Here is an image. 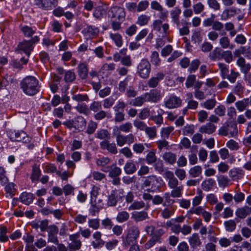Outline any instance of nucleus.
<instances>
[{"mask_svg":"<svg viewBox=\"0 0 251 251\" xmlns=\"http://www.w3.org/2000/svg\"><path fill=\"white\" fill-rule=\"evenodd\" d=\"M21 88L26 95L33 96L39 91L38 80L34 76H28L21 82Z\"/></svg>","mask_w":251,"mask_h":251,"instance_id":"obj_1","label":"nucleus"},{"mask_svg":"<svg viewBox=\"0 0 251 251\" xmlns=\"http://www.w3.org/2000/svg\"><path fill=\"white\" fill-rule=\"evenodd\" d=\"M162 180L156 176L146 177L142 184V188L148 192H155L161 187Z\"/></svg>","mask_w":251,"mask_h":251,"instance_id":"obj_2","label":"nucleus"},{"mask_svg":"<svg viewBox=\"0 0 251 251\" xmlns=\"http://www.w3.org/2000/svg\"><path fill=\"white\" fill-rule=\"evenodd\" d=\"M140 231L138 227L133 226L128 230L126 236H122L123 245L128 247L131 244H137V239L139 237Z\"/></svg>","mask_w":251,"mask_h":251,"instance_id":"obj_3","label":"nucleus"},{"mask_svg":"<svg viewBox=\"0 0 251 251\" xmlns=\"http://www.w3.org/2000/svg\"><path fill=\"white\" fill-rule=\"evenodd\" d=\"M137 73L142 78L149 77L151 71V65L147 59H142L138 63Z\"/></svg>","mask_w":251,"mask_h":251,"instance_id":"obj_4","label":"nucleus"},{"mask_svg":"<svg viewBox=\"0 0 251 251\" xmlns=\"http://www.w3.org/2000/svg\"><path fill=\"white\" fill-rule=\"evenodd\" d=\"M9 137L12 141L22 142L25 143H29L31 140V138L23 130L12 132L9 133Z\"/></svg>","mask_w":251,"mask_h":251,"instance_id":"obj_5","label":"nucleus"},{"mask_svg":"<svg viewBox=\"0 0 251 251\" xmlns=\"http://www.w3.org/2000/svg\"><path fill=\"white\" fill-rule=\"evenodd\" d=\"M220 135L234 137L238 134V129L236 124L226 125L220 127L218 130Z\"/></svg>","mask_w":251,"mask_h":251,"instance_id":"obj_6","label":"nucleus"},{"mask_svg":"<svg viewBox=\"0 0 251 251\" xmlns=\"http://www.w3.org/2000/svg\"><path fill=\"white\" fill-rule=\"evenodd\" d=\"M108 15L111 19L115 18L120 21H123L125 18L126 13L123 8L115 6L111 7L108 11Z\"/></svg>","mask_w":251,"mask_h":251,"instance_id":"obj_7","label":"nucleus"},{"mask_svg":"<svg viewBox=\"0 0 251 251\" xmlns=\"http://www.w3.org/2000/svg\"><path fill=\"white\" fill-rule=\"evenodd\" d=\"M182 100L180 97L172 95L164 101L165 106L168 109H174L179 107L182 105Z\"/></svg>","mask_w":251,"mask_h":251,"instance_id":"obj_8","label":"nucleus"},{"mask_svg":"<svg viewBox=\"0 0 251 251\" xmlns=\"http://www.w3.org/2000/svg\"><path fill=\"white\" fill-rule=\"evenodd\" d=\"M80 234L78 232L69 235L70 243L68 247L72 250H78L81 248V242L79 240Z\"/></svg>","mask_w":251,"mask_h":251,"instance_id":"obj_9","label":"nucleus"},{"mask_svg":"<svg viewBox=\"0 0 251 251\" xmlns=\"http://www.w3.org/2000/svg\"><path fill=\"white\" fill-rule=\"evenodd\" d=\"M47 231L48 232V242L58 244L59 242L57 237V233L58 232V227L55 225H50Z\"/></svg>","mask_w":251,"mask_h":251,"instance_id":"obj_10","label":"nucleus"},{"mask_svg":"<svg viewBox=\"0 0 251 251\" xmlns=\"http://www.w3.org/2000/svg\"><path fill=\"white\" fill-rule=\"evenodd\" d=\"M34 4L44 10H50L57 4V0H34Z\"/></svg>","mask_w":251,"mask_h":251,"instance_id":"obj_11","label":"nucleus"},{"mask_svg":"<svg viewBox=\"0 0 251 251\" xmlns=\"http://www.w3.org/2000/svg\"><path fill=\"white\" fill-rule=\"evenodd\" d=\"M144 95L147 102L157 103L161 99L160 91L157 89H152L144 93Z\"/></svg>","mask_w":251,"mask_h":251,"instance_id":"obj_12","label":"nucleus"},{"mask_svg":"<svg viewBox=\"0 0 251 251\" xmlns=\"http://www.w3.org/2000/svg\"><path fill=\"white\" fill-rule=\"evenodd\" d=\"M100 148L102 150H106L109 153L116 154L118 153V149L115 143H110L108 140H103L100 143Z\"/></svg>","mask_w":251,"mask_h":251,"instance_id":"obj_13","label":"nucleus"},{"mask_svg":"<svg viewBox=\"0 0 251 251\" xmlns=\"http://www.w3.org/2000/svg\"><path fill=\"white\" fill-rule=\"evenodd\" d=\"M82 33L86 39H92L98 35L99 29L95 26L89 25L82 30Z\"/></svg>","mask_w":251,"mask_h":251,"instance_id":"obj_14","label":"nucleus"},{"mask_svg":"<svg viewBox=\"0 0 251 251\" xmlns=\"http://www.w3.org/2000/svg\"><path fill=\"white\" fill-rule=\"evenodd\" d=\"M92 237L94 240L91 242V245L94 249L100 248L105 244V242L101 239L102 233L100 231H95Z\"/></svg>","mask_w":251,"mask_h":251,"instance_id":"obj_15","label":"nucleus"},{"mask_svg":"<svg viewBox=\"0 0 251 251\" xmlns=\"http://www.w3.org/2000/svg\"><path fill=\"white\" fill-rule=\"evenodd\" d=\"M33 49V46L30 41H24L19 44L16 50L24 51L27 55V57L28 58Z\"/></svg>","mask_w":251,"mask_h":251,"instance_id":"obj_16","label":"nucleus"},{"mask_svg":"<svg viewBox=\"0 0 251 251\" xmlns=\"http://www.w3.org/2000/svg\"><path fill=\"white\" fill-rule=\"evenodd\" d=\"M164 176L168 179V185L170 189L178 186V181L174 176L173 172L167 171L164 173Z\"/></svg>","mask_w":251,"mask_h":251,"instance_id":"obj_17","label":"nucleus"},{"mask_svg":"<svg viewBox=\"0 0 251 251\" xmlns=\"http://www.w3.org/2000/svg\"><path fill=\"white\" fill-rule=\"evenodd\" d=\"M165 75L163 73H158L155 76L151 77L148 81V85L150 88H154L156 87L159 82L164 78Z\"/></svg>","mask_w":251,"mask_h":251,"instance_id":"obj_18","label":"nucleus"},{"mask_svg":"<svg viewBox=\"0 0 251 251\" xmlns=\"http://www.w3.org/2000/svg\"><path fill=\"white\" fill-rule=\"evenodd\" d=\"M240 12V10L239 9L235 7H230L224 10L221 15V19L223 20H226L238 14Z\"/></svg>","mask_w":251,"mask_h":251,"instance_id":"obj_19","label":"nucleus"},{"mask_svg":"<svg viewBox=\"0 0 251 251\" xmlns=\"http://www.w3.org/2000/svg\"><path fill=\"white\" fill-rule=\"evenodd\" d=\"M111 160L108 157H101L97 158L96 161L97 165L101 167V170L104 172H108L109 171L110 167H106L108 165Z\"/></svg>","mask_w":251,"mask_h":251,"instance_id":"obj_20","label":"nucleus"},{"mask_svg":"<svg viewBox=\"0 0 251 251\" xmlns=\"http://www.w3.org/2000/svg\"><path fill=\"white\" fill-rule=\"evenodd\" d=\"M181 10L179 7H176L170 11V16L173 23L176 25L177 27L180 25V15Z\"/></svg>","mask_w":251,"mask_h":251,"instance_id":"obj_21","label":"nucleus"},{"mask_svg":"<svg viewBox=\"0 0 251 251\" xmlns=\"http://www.w3.org/2000/svg\"><path fill=\"white\" fill-rule=\"evenodd\" d=\"M77 73L79 77L85 79L88 76V65L85 62L80 63L77 67Z\"/></svg>","mask_w":251,"mask_h":251,"instance_id":"obj_22","label":"nucleus"},{"mask_svg":"<svg viewBox=\"0 0 251 251\" xmlns=\"http://www.w3.org/2000/svg\"><path fill=\"white\" fill-rule=\"evenodd\" d=\"M250 214L251 207L247 205L237 208L235 211L236 216L240 219H244Z\"/></svg>","mask_w":251,"mask_h":251,"instance_id":"obj_23","label":"nucleus"},{"mask_svg":"<svg viewBox=\"0 0 251 251\" xmlns=\"http://www.w3.org/2000/svg\"><path fill=\"white\" fill-rule=\"evenodd\" d=\"M91 203L93 207L91 213L93 216L95 215L96 212H98L103 208V203L102 199H94L93 201H91Z\"/></svg>","mask_w":251,"mask_h":251,"instance_id":"obj_24","label":"nucleus"},{"mask_svg":"<svg viewBox=\"0 0 251 251\" xmlns=\"http://www.w3.org/2000/svg\"><path fill=\"white\" fill-rule=\"evenodd\" d=\"M216 126L211 123H207L200 127L199 131L202 133L211 134L216 130Z\"/></svg>","mask_w":251,"mask_h":251,"instance_id":"obj_25","label":"nucleus"},{"mask_svg":"<svg viewBox=\"0 0 251 251\" xmlns=\"http://www.w3.org/2000/svg\"><path fill=\"white\" fill-rule=\"evenodd\" d=\"M229 176L232 180L238 181V179L243 177L244 172L241 169L234 168L229 171Z\"/></svg>","mask_w":251,"mask_h":251,"instance_id":"obj_26","label":"nucleus"},{"mask_svg":"<svg viewBox=\"0 0 251 251\" xmlns=\"http://www.w3.org/2000/svg\"><path fill=\"white\" fill-rule=\"evenodd\" d=\"M150 207L148 202L145 203L144 201H134L129 207V210H139L142 208H145L146 210H148Z\"/></svg>","mask_w":251,"mask_h":251,"instance_id":"obj_27","label":"nucleus"},{"mask_svg":"<svg viewBox=\"0 0 251 251\" xmlns=\"http://www.w3.org/2000/svg\"><path fill=\"white\" fill-rule=\"evenodd\" d=\"M19 199L23 203L29 205L33 201V200L34 199V196L31 193L23 192L21 194Z\"/></svg>","mask_w":251,"mask_h":251,"instance_id":"obj_28","label":"nucleus"},{"mask_svg":"<svg viewBox=\"0 0 251 251\" xmlns=\"http://www.w3.org/2000/svg\"><path fill=\"white\" fill-rule=\"evenodd\" d=\"M133 128L132 124L129 122H127L119 126V127H115L113 129V132L119 130L125 133L131 132Z\"/></svg>","mask_w":251,"mask_h":251,"instance_id":"obj_29","label":"nucleus"},{"mask_svg":"<svg viewBox=\"0 0 251 251\" xmlns=\"http://www.w3.org/2000/svg\"><path fill=\"white\" fill-rule=\"evenodd\" d=\"M217 181L219 187L222 188L228 187L232 184L230 180L227 176L223 175L218 176Z\"/></svg>","mask_w":251,"mask_h":251,"instance_id":"obj_30","label":"nucleus"},{"mask_svg":"<svg viewBox=\"0 0 251 251\" xmlns=\"http://www.w3.org/2000/svg\"><path fill=\"white\" fill-rule=\"evenodd\" d=\"M189 243L191 247L193 248H196L201 244L198 233H194L189 238Z\"/></svg>","mask_w":251,"mask_h":251,"instance_id":"obj_31","label":"nucleus"},{"mask_svg":"<svg viewBox=\"0 0 251 251\" xmlns=\"http://www.w3.org/2000/svg\"><path fill=\"white\" fill-rule=\"evenodd\" d=\"M215 183V180L211 178H209L203 180L201 184V188L205 191L211 190Z\"/></svg>","mask_w":251,"mask_h":251,"instance_id":"obj_32","label":"nucleus"},{"mask_svg":"<svg viewBox=\"0 0 251 251\" xmlns=\"http://www.w3.org/2000/svg\"><path fill=\"white\" fill-rule=\"evenodd\" d=\"M202 170L201 166L197 165L191 168L188 171V174L190 177L196 178L201 175Z\"/></svg>","mask_w":251,"mask_h":251,"instance_id":"obj_33","label":"nucleus"},{"mask_svg":"<svg viewBox=\"0 0 251 251\" xmlns=\"http://www.w3.org/2000/svg\"><path fill=\"white\" fill-rule=\"evenodd\" d=\"M95 137L103 141L108 140L110 138V134L107 129H100L97 131Z\"/></svg>","mask_w":251,"mask_h":251,"instance_id":"obj_34","label":"nucleus"},{"mask_svg":"<svg viewBox=\"0 0 251 251\" xmlns=\"http://www.w3.org/2000/svg\"><path fill=\"white\" fill-rule=\"evenodd\" d=\"M109 37L117 47H122L123 45V38L122 36L119 33H113L110 32L109 33Z\"/></svg>","mask_w":251,"mask_h":251,"instance_id":"obj_35","label":"nucleus"},{"mask_svg":"<svg viewBox=\"0 0 251 251\" xmlns=\"http://www.w3.org/2000/svg\"><path fill=\"white\" fill-rule=\"evenodd\" d=\"M41 174V172L39 168V165L35 164L32 166V174L30 176L32 181L38 180Z\"/></svg>","mask_w":251,"mask_h":251,"instance_id":"obj_36","label":"nucleus"},{"mask_svg":"<svg viewBox=\"0 0 251 251\" xmlns=\"http://www.w3.org/2000/svg\"><path fill=\"white\" fill-rule=\"evenodd\" d=\"M148 218V213L144 211L137 212L132 215V218L135 222L143 221Z\"/></svg>","mask_w":251,"mask_h":251,"instance_id":"obj_37","label":"nucleus"},{"mask_svg":"<svg viewBox=\"0 0 251 251\" xmlns=\"http://www.w3.org/2000/svg\"><path fill=\"white\" fill-rule=\"evenodd\" d=\"M155 108L156 109H157L156 113H157V115L152 116L151 117V119L157 125H161L163 123V117H162L163 110L158 108V106H156Z\"/></svg>","mask_w":251,"mask_h":251,"instance_id":"obj_38","label":"nucleus"},{"mask_svg":"<svg viewBox=\"0 0 251 251\" xmlns=\"http://www.w3.org/2000/svg\"><path fill=\"white\" fill-rule=\"evenodd\" d=\"M115 64L112 63H104L101 67L100 72L103 74H110L112 71H114L115 69Z\"/></svg>","mask_w":251,"mask_h":251,"instance_id":"obj_39","label":"nucleus"},{"mask_svg":"<svg viewBox=\"0 0 251 251\" xmlns=\"http://www.w3.org/2000/svg\"><path fill=\"white\" fill-rule=\"evenodd\" d=\"M175 210L173 206H168L161 211V215L165 219H168L174 214Z\"/></svg>","mask_w":251,"mask_h":251,"instance_id":"obj_40","label":"nucleus"},{"mask_svg":"<svg viewBox=\"0 0 251 251\" xmlns=\"http://www.w3.org/2000/svg\"><path fill=\"white\" fill-rule=\"evenodd\" d=\"M162 158L166 162L170 164H174L176 160V154L171 152H165Z\"/></svg>","mask_w":251,"mask_h":251,"instance_id":"obj_41","label":"nucleus"},{"mask_svg":"<svg viewBox=\"0 0 251 251\" xmlns=\"http://www.w3.org/2000/svg\"><path fill=\"white\" fill-rule=\"evenodd\" d=\"M216 103L217 101L215 99H211L201 102L200 104L201 107L207 110H212L216 106Z\"/></svg>","mask_w":251,"mask_h":251,"instance_id":"obj_42","label":"nucleus"},{"mask_svg":"<svg viewBox=\"0 0 251 251\" xmlns=\"http://www.w3.org/2000/svg\"><path fill=\"white\" fill-rule=\"evenodd\" d=\"M136 165L132 161L127 162L124 167V170L128 175L133 174L136 172Z\"/></svg>","mask_w":251,"mask_h":251,"instance_id":"obj_43","label":"nucleus"},{"mask_svg":"<svg viewBox=\"0 0 251 251\" xmlns=\"http://www.w3.org/2000/svg\"><path fill=\"white\" fill-rule=\"evenodd\" d=\"M129 218V214L126 211H122L118 213L116 219L118 223H124Z\"/></svg>","mask_w":251,"mask_h":251,"instance_id":"obj_44","label":"nucleus"},{"mask_svg":"<svg viewBox=\"0 0 251 251\" xmlns=\"http://www.w3.org/2000/svg\"><path fill=\"white\" fill-rule=\"evenodd\" d=\"M156 151L152 150L148 152L146 156V161L148 164H152L156 162L157 157L155 155Z\"/></svg>","mask_w":251,"mask_h":251,"instance_id":"obj_45","label":"nucleus"},{"mask_svg":"<svg viewBox=\"0 0 251 251\" xmlns=\"http://www.w3.org/2000/svg\"><path fill=\"white\" fill-rule=\"evenodd\" d=\"M146 101L144 94L132 100L130 103L134 106H141Z\"/></svg>","mask_w":251,"mask_h":251,"instance_id":"obj_46","label":"nucleus"},{"mask_svg":"<svg viewBox=\"0 0 251 251\" xmlns=\"http://www.w3.org/2000/svg\"><path fill=\"white\" fill-rule=\"evenodd\" d=\"M150 20V16L146 14L140 15L137 20L136 23L140 26L147 25Z\"/></svg>","mask_w":251,"mask_h":251,"instance_id":"obj_47","label":"nucleus"},{"mask_svg":"<svg viewBox=\"0 0 251 251\" xmlns=\"http://www.w3.org/2000/svg\"><path fill=\"white\" fill-rule=\"evenodd\" d=\"M249 100L248 99H244L235 102V106L240 112L243 111L249 105Z\"/></svg>","mask_w":251,"mask_h":251,"instance_id":"obj_48","label":"nucleus"},{"mask_svg":"<svg viewBox=\"0 0 251 251\" xmlns=\"http://www.w3.org/2000/svg\"><path fill=\"white\" fill-rule=\"evenodd\" d=\"M111 170L109 172V176L111 177H116L120 176L122 173L121 168L114 164L110 168Z\"/></svg>","mask_w":251,"mask_h":251,"instance_id":"obj_49","label":"nucleus"},{"mask_svg":"<svg viewBox=\"0 0 251 251\" xmlns=\"http://www.w3.org/2000/svg\"><path fill=\"white\" fill-rule=\"evenodd\" d=\"M198 147L197 146H193L191 148V153L188 156L189 163L191 165H194L198 162V158L197 154L193 151V150L197 151Z\"/></svg>","mask_w":251,"mask_h":251,"instance_id":"obj_50","label":"nucleus"},{"mask_svg":"<svg viewBox=\"0 0 251 251\" xmlns=\"http://www.w3.org/2000/svg\"><path fill=\"white\" fill-rule=\"evenodd\" d=\"M87 223L89 227L95 230L98 229L100 226V220L98 218L89 219Z\"/></svg>","mask_w":251,"mask_h":251,"instance_id":"obj_51","label":"nucleus"},{"mask_svg":"<svg viewBox=\"0 0 251 251\" xmlns=\"http://www.w3.org/2000/svg\"><path fill=\"white\" fill-rule=\"evenodd\" d=\"M156 242L161 243V238L159 236L154 235L148 242L146 243L145 245V248L147 249H149L152 247Z\"/></svg>","mask_w":251,"mask_h":251,"instance_id":"obj_52","label":"nucleus"},{"mask_svg":"<svg viewBox=\"0 0 251 251\" xmlns=\"http://www.w3.org/2000/svg\"><path fill=\"white\" fill-rule=\"evenodd\" d=\"M209 58L211 60H215L216 59H220L222 57L221 52V50L220 49L218 48H216L215 49L209 53Z\"/></svg>","mask_w":251,"mask_h":251,"instance_id":"obj_53","label":"nucleus"},{"mask_svg":"<svg viewBox=\"0 0 251 251\" xmlns=\"http://www.w3.org/2000/svg\"><path fill=\"white\" fill-rule=\"evenodd\" d=\"M171 196L173 198H180L182 196L183 187L182 186H179L174 188H171Z\"/></svg>","mask_w":251,"mask_h":251,"instance_id":"obj_54","label":"nucleus"},{"mask_svg":"<svg viewBox=\"0 0 251 251\" xmlns=\"http://www.w3.org/2000/svg\"><path fill=\"white\" fill-rule=\"evenodd\" d=\"M226 147L231 151H237L240 148L239 143L233 139H230L226 142Z\"/></svg>","mask_w":251,"mask_h":251,"instance_id":"obj_55","label":"nucleus"},{"mask_svg":"<svg viewBox=\"0 0 251 251\" xmlns=\"http://www.w3.org/2000/svg\"><path fill=\"white\" fill-rule=\"evenodd\" d=\"M218 66L220 70V74L223 79H225L229 73L227 66L223 63H218Z\"/></svg>","mask_w":251,"mask_h":251,"instance_id":"obj_56","label":"nucleus"},{"mask_svg":"<svg viewBox=\"0 0 251 251\" xmlns=\"http://www.w3.org/2000/svg\"><path fill=\"white\" fill-rule=\"evenodd\" d=\"M151 62L153 65L156 66H158L160 65L161 60L159 54L157 51H154L152 52L151 56Z\"/></svg>","mask_w":251,"mask_h":251,"instance_id":"obj_57","label":"nucleus"},{"mask_svg":"<svg viewBox=\"0 0 251 251\" xmlns=\"http://www.w3.org/2000/svg\"><path fill=\"white\" fill-rule=\"evenodd\" d=\"M131 75H127L123 81L120 82L119 84V90L121 92H124L126 90L128 82L131 79Z\"/></svg>","mask_w":251,"mask_h":251,"instance_id":"obj_58","label":"nucleus"},{"mask_svg":"<svg viewBox=\"0 0 251 251\" xmlns=\"http://www.w3.org/2000/svg\"><path fill=\"white\" fill-rule=\"evenodd\" d=\"M21 30L26 37H31L35 32L32 27L25 25L21 27Z\"/></svg>","mask_w":251,"mask_h":251,"instance_id":"obj_59","label":"nucleus"},{"mask_svg":"<svg viewBox=\"0 0 251 251\" xmlns=\"http://www.w3.org/2000/svg\"><path fill=\"white\" fill-rule=\"evenodd\" d=\"M149 6V2L147 0H143L137 4V12H141L146 10Z\"/></svg>","mask_w":251,"mask_h":251,"instance_id":"obj_60","label":"nucleus"},{"mask_svg":"<svg viewBox=\"0 0 251 251\" xmlns=\"http://www.w3.org/2000/svg\"><path fill=\"white\" fill-rule=\"evenodd\" d=\"M192 7L194 13L197 15L202 12L204 9V5L201 2L194 4Z\"/></svg>","mask_w":251,"mask_h":251,"instance_id":"obj_61","label":"nucleus"},{"mask_svg":"<svg viewBox=\"0 0 251 251\" xmlns=\"http://www.w3.org/2000/svg\"><path fill=\"white\" fill-rule=\"evenodd\" d=\"M144 131L150 139H153L156 136V128L155 126H147Z\"/></svg>","mask_w":251,"mask_h":251,"instance_id":"obj_62","label":"nucleus"},{"mask_svg":"<svg viewBox=\"0 0 251 251\" xmlns=\"http://www.w3.org/2000/svg\"><path fill=\"white\" fill-rule=\"evenodd\" d=\"M174 130V127L173 126L163 127L161 130V137L164 139L168 138L169 135Z\"/></svg>","mask_w":251,"mask_h":251,"instance_id":"obj_63","label":"nucleus"},{"mask_svg":"<svg viewBox=\"0 0 251 251\" xmlns=\"http://www.w3.org/2000/svg\"><path fill=\"white\" fill-rule=\"evenodd\" d=\"M116 141L119 147H123L126 144V135L121 134L120 133L117 134L116 136Z\"/></svg>","mask_w":251,"mask_h":251,"instance_id":"obj_64","label":"nucleus"}]
</instances>
